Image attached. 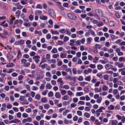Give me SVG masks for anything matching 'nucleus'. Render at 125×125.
<instances>
[{"label": "nucleus", "mask_w": 125, "mask_h": 125, "mask_svg": "<svg viewBox=\"0 0 125 125\" xmlns=\"http://www.w3.org/2000/svg\"><path fill=\"white\" fill-rule=\"evenodd\" d=\"M84 116L87 118H89L90 116V114L87 112H85L84 113Z\"/></svg>", "instance_id": "nucleus-37"}, {"label": "nucleus", "mask_w": 125, "mask_h": 125, "mask_svg": "<svg viewBox=\"0 0 125 125\" xmlns=\"http://www.w3.org/2000/svg\"><path fill=\"white\" fill-rule=\"evenodd\" d=\"M46 38L47 39H50L51 38V35L50 33L46 35Z\"/></svg>", "instance_id": "nucleus-59"}, {"label": "nucleus", "mask_w": 125, "mask_h": 125, "mask_svg": "<svg viewBox=\"0 0 125 125\" xmlns=\"http://www.w3.org/2000/svg\"><path fill=\"white\" fill-rule=\"evenodd\" d=\"M21 64H23V66L25 67H28L30 65L29 62H26V60L24 59H22L21 60Z\"/></svg>", "instance_id": "nucleus-1"}, {"label": "nucleus", "mask_w": 125, "mask_h": 125, "mask_svg": "<svg viewBox=\"0 0 125 125\" xmlns=\"http://www.w3.org/2000/svg\"><path fill=\"white\" fill-rule=\"evenodd\" d=\"M24 40H20L16 42V45H20L23 44L24 43Z\"/></svg>", "instance_id": "nucleus-8"}, {"label": "nucleus", "mask_w": 125, "mask_h": 125, "mask_svg": "<svg viewBox=\"0 0 125 125\" xmlns=\"http://www.w3.org/2000/svg\"><path fill=\"white\" fill-rule=\"evenodd\" d=\"M99 39V38L98 37H96L94 38V40L95 42H99L98 41Z\"/></svg>", "instance_id": "nucleus-62"}, {"label": "nucleus", "mask_w": 125, "mask_h": 125, "mask_svg": "<svg viewBox=\"0 0 125 125\" xmlns=\"http://www.w3.org/2000/svg\"><path fill=\"white\" fill-rule=\"evenodd\" d=\"M95 14L98 15L100 17H102L103 14V11L99 9L95 10Z\"/></svg>", "instance_id": "nucleus-3"}, {"label": "nucleus", "mask_w": 125, "mask_h": 125, "mask_svg": "<svg viewBox=\"0 0 125 125\" xmlns=\"http://www.w3.org/2000/svg\"><path fill=\"white\" fill-rule=\"evenodd\" d=\"M28 116V115L25 113H24L22 114V116L24 118H27Z\"/></svg>", "instance_id": "nucleus-57"}, {"label": "nucleus", "mask_w": 125, "mask_h": 125, "mask_svg": "<svg viewBox=\"0 0 125 125\" xmlns=\"http://www.w3.org/2000/svg\"><path fill=\"white\" fill-rule=\"evenodd\" d=\"M66 30H65V29H62L60 30L59 31L61 33L63 34L64 33L66 32Z\"/></svg>", "instance_id": "nucleus-55"}, {"label": "nucleus", "mask_w": 125, "mask_h": 125, "mask_svg": "<svg viewBox=\"0 0 125 125\" xmlns=\"http://www.w3.org/2000/svg\"><path fill=\"white\" fill-rule=\"evenodd\" d=\"M91 79V76L90 75L86 77L85 78V80L89 82L90 81Z\"/></svg>", "instance_id": "nucleus-36"}, {"label": "nucleus", "mask_w": 125, "mask_h": 125, "mask_svg": "<svg viewBox=\"0 0 125 125\" xmlns=\"http://www.w3.org/2000/svg\"><path fill=\"white\" fill-rule=\"evenodd\" d=\"M40 95L39 94H37L35 96V99L39 100L40 99Z\"/></svg>", "instance_id": "nucleus-44"}, {"label": "nucleus", "mask_w": 125, "mask_h": 125, "mask_svg": "<svg viewBox=\"0 0 125 125\" xmlns=\"http://www.w3.org/2000/svg\"><path fill=\"white\" fill-rule=\"evenodd\" d=\"M89 67L91 68L94 69L96 68V66L95 64H92L90 65Z\"/></svg>", "instance_id": "nucleus-54"}, {"label": "nucleus", "mask_w": 125, "mask_h": 125, "mask_svg": "<svg viewBox=\"0 0 125 125\" xmlns=\"http://www.w3.org/2000/svg\"><path fill=\"white\" fill-rule=\"evenodd\" d=\"M75 42L76 44L77 45L80 46L81 44L80 40L77 41L76 42L75 41Z\"/></svg>", "instance_id": "nucleus-61"}, {"label": "nucleus", "mask_w": 125, "mask_h": 125, "mask_svg": "<svg viewBox=\"0 0 125 125\" xmlns=\"http://www.w3.org/2000/svg\"><path fill=\"white\" fill-rule=\"evenodd\" d=\"M105 108L103 106H101L100 107L99 109L97 110L96 112H103L102 110H105Z\"/></svg>", "instance_id": "nucleus-11"}, {"label": "nucleus", "mask_w": 125, "mask_h": 125, "mask_svg": "<svg viewBox=\"0 0 125 125\" xmlns=\"http://www.w3.org/2000/svg\"><path fill=\"white\" fill-rule=\"evenodd\" d=\"M47 65L46 63H44L41 65L40 66L41 68L44 69L47 66Z\"/></svg>", "instance_id": "nucleus-41"}, {"label": "nucleus", "mask_w": 125, "mask_h": 125, "mask_svg": "<svg viewBox=\"0 0 125 125\" xmlns=\"http://www.w3.org/2000/svg\"><path fill=\"white\" fill-rule=\"evenodd\" d=\"M77 106V104L75 103H72L70 104V106L71 108H73Z\"/></svg>", "instance_id": "nucleus-50"}, {"label": "nucleus", "mask_w": 125, "mask_h": 125, "mask_svg": "<svg viewBox=\"0 0 125 125\" xmlns=\"http://www.w3.org/2000/svg\"><path fill=\"white\" fill-rule=\"evenodd\" d=\"M46 77H51V75L50 72H47L46 73Z\"/></svg>", "instance_id": "nucleus-49"}, {"label": "nucleus", "mask_w": 125, "mask_h": 125, "mask_svg": "<svg viewBox=\"0 0 125 125\" xmlns=\"http://www.w3.org/2000/svg\"><path fill=\"white\" fill-rule=\"evenodd\" d=\"M66 54L65 55L63 53H62L60 55V57L61 58H66Z\"/></svg>", "instance_id": "nucleus-43"}, {"label": "nucleus", "mask_w": 125, "mask_h": 125, "mask_svg": "<svg viewBox=\"0 0 125 125\" xmlns=\"http://www.w3.org/2000/svg\"><path fill=\"white\" fill-rule=\"evenodd\" d=\"M36 8L37 9H42V5L40 4H38L36 6Z\"/></svg>", "instance_id": "nucleus-39"}, {"label": "nucleus", "mask_w": 125, "mask_h": 125, "mask_svg": "<svg viewBox=\"0 0 125 125\" xmlns=\"http://www.w3.org/2000/svg\"><path fill=\"white\" fill-rule=\"evenodd\" d=\"M24 25L26 27H28L31 26V24L30 23L25 22L24 23Z\"/></svg>", "instance_id": "nucleus-32"}, {"label": "nucleus", "mask_w": 125, "mask_h": 125, "mask_svg": "<svg viewBox=\"0 0 125 125\" xmlns=\"http://www.w3.org/2000/svg\"><path fill=\"white\" fill-rule=\"evenodd\" d=\"M76 33L79 35L82 34L83 33V31H77L76 32Z\"/></svg>", "instance_id": "nucleus-42"}, {"label": "nucleus", "mask_w": 125, "mask_h": 125, "mask_svg": "<svg viewBox=\"0 0 125 125\" xmlns=\"http://www.w3.org/2000/svg\"><path fill=\"white\" fill-rule=\"evenodd\" d=\"M115 64L119 68H121L123 66V63H120L118 62H115Z\"/></svg>", "instance_id": "nucleus-6"}, {"label": "nucleus", "mask_w": 125, "mask_h": 125, "mask_svg": "<svg viewBox=\"0 0 125 125\" xmlns=\"http://www.w3.org/2000/svg\"><path fill=\"white\" fill-rule=\"evenodd\" d=\"M51 33L52 35L58 34H59V32L57 31L54 30L52 29H51Z\"/></svg>", "instance_id": "nucleus-15"}, {"label": "nucleus", "mask_w": 125, "mask_h": 125, "mask_svg": "<svg viewBox=\"0 0 125 125\" xmlns=\"http://www.w3.org/2000/svg\"><path fill=\"white\" fill-rule=\"evenodd\" d=\"M94 46L96 48V50H97V48L100 49L102 47L101 45L98 44H96Z\"/></svg>", "instance_id": "nucleus-19"}, {"label": "nucleus", "mask_w": 125, "mask_h": 125, "mask_svg": "<svg viewBox=\"0 0 125 125\" xmlns=\"http://www.w3.org/2000/svg\"><path fill=\"white\" fill-rule=\"evenodd\" d=\"M55 96L57 98H61V95L58 92L56 93Z\"/></svg>", "instance_id": "nucleus-28"}, {"label": "nucleus", "mask_w": 125, "mask_h": 125, "mask_svg": "<svg viewBox=\"0 0 125 125\" xmlns=\"http://www.w3.org/2000/svg\"><path fill=\"white\" fill-rule=\"evenodd\" d=\"M27 122H31L32 121V118L30 117H29L26 119Z\"/></svg>", "instance_id": "nucleus-64"}, {"label": "nucleus", "mask_w": 125, "mask_h": 125, "mask_svg": "<svg viewBox=\"0 0 125 125\" xmlns=\"http://www.w3.org/2000/svg\"><path fill=\"white\" fill-rule=\"evenodd\" d=\"M88 83L87 82H83L80 83V85L81 86H84L85 84H87Z\"/></svg>", "instance_id": "nucleus-46"}, {"label": "nucleus", "mask_w": 125, "mask_h": 125, "mask_svg": "<svg viewBox=\"0 0 125 125\" xmlns=\"http://www.w3.org/2000/svg\"><path fill=\"white\" fill-rule=\"evenodd\" d=\"M103 21L106 23H107L108 22V20L107 18L106 17H102Z\"/></svg>", "instance_id": "nucleus-20"}, {"label": "nucleus", "mask_w": 125, "mask_h": 125, "mask_svg": "<svg viewBox=\"0 0 125 125\" xmlns=\"http://www.w3.org/2000/svg\"><path fill=\"white\" fill-rule=\"evenodd\" d=\"M103 74V73L102 72H100L98 73L96 75L97 76L99 77V78H101L102 77V75Z\"/></svg>", "instance_id": "nucleus-38"}, {"label": "nucleus", "mask_w": 125, "mask_h": 125, "mask_svg": "<svg viewBox=\"0 0 125 125\" xmlns=\"http://www.w3.org/2000/svg\"><path fill=\"white\" fill-rule=\"evenodd\" d=\"M67 94L68 96H73L74 94L70 90H68L67 91Z\"/></svg>", "instance_id": "nucleus-16"}, {"label": "nucleus", "mask_w": 125, "mask_h": 125, "mask_svg": "<svg viewBox=\"0 0 125 125\" xmlns=\"http://www.w3.org/2000/svg\"><path fill=\"white\" fill-rule=\"evenodd\" d=\"M78 101V99L77 97H74L73 98V101L74 103L77 102Z\"/></svg>", "instance_id": "nucleus-52"}, {"label": "nucleus", "mask_w": 125, "mask_h": 125, "mask_svg": "<svg viewBox=\"0 0 125 125\" xmlns=\"http://www.w3.org/2000/svg\"><path fill=\"white\" fill-rule=\"evenodd\" d=\"M56 61L54 59H49L48 60V63H55Z\"/></svg>", "instance_id": "nucleus-17"}, {"label": "nucleus", "mask_w": 125, "mask_h": 125, "mask_svg": "<svg viewBox=\"0 0 125 125\" xmlns=\"http://www.w3.org/2000/svg\"><path fill=\"white\" fill-rule=\"evenodd\" d=\"M33 59L34 60L35 62L37 64H38L40 61V57L38 55H35L33 57Z\"/></svg>", "instance_id": "nucleus-4"}, {"label": "nucleus", "mask_w": 125, "mask_h": 125, "mask_svg": "<svg viewBox=\"0 0 125 125\" xmlns=\"http://www.w3.org/2000/svg\"><path fill=\"white\" fill-rule=\"evenodd\" d=\"M34 32L35 34H38L39 35H41L42 34V32L40 31H34Z\"/></svg>", "instance_id": "nucleus-40"}, {"label": "nucleus", "mask_w": 125, "mask_h": 125, "mask_svg": "<svg viewBox=\"0 0 125 125\" xmlns=\"http://www.w3.org/2000/svg\"><path fill=\"white\" fill-rule=\"evenodd\" d=\"M31 89L33 91H35L36 90H38V88L37 87L34 86H33L32 87Z\"/></svg>", "instance_id": "nucleus-58"}, {"label": "nucleus", "mask_w": 125, "mask_h": 125, "mask_svg": "<svg viewBox=\"0 0 125 125\" xmlns=\"http://www.w3.org/2000/svg\"><path fill=\"white\" fill-rule=\"evenodd\" d=\"M13 56L12 55V53L11 52H9L7 55V58L10 60H11L13 59Z\"/></svg>", "instance_id": "nucleus-7"}, {"label": "nucleus", "mask_w": 125, "mask_h": 125, "mask_svg": "<svg viewBox=\"0 0 125 125\" xmlns=\"http://www.w3.org/2000/svg\"><path fill=\"white\" fill-rule=\"evenodd\" d=\"M35 14L36 15H39L40 14H42L43 12L42 11L40 10H37L35 11Z\"/></svg>", "instance_id": "nucleus-10"}, {"label": "nucleus", "mask_w": 125, "mask_h": 125, "mask_svg": "<svg viewBox=\"0 0 125 125\" xmlns=\"http://www.w3.org/2000/svg\"><path fill=\"white\" fill-rule=\"evenodd\" d=\"M88 31H89L90 33L92 36H95L96 35L94 31L90 29Z\"/></svg>", "instance_id": "nucleus-22"}, {"label": "nucleus", "mask_w": 125, "mask_h": 125, "mask_svg": "<svg viewBox=\"0 0 125 125\" xmlns=\"http://www.w3.org/2000/svg\"><path fill=\"white\" fill-rule=\"evenodd\" d=\"M61 87L62 88L66 90L70 88L69 86L68 85L66 84L64 85L62 87Z\"/></svg>", "instance_id": "nucleus-23"}, {"label": "nucleus", "mask_w": 125, "mask_h": 125, "mask_svg": "<svg viewBox=\"0 0 125 125\" xmlns=\"http://www.w3.org/2000/svg\"><path fill=\"white\" fill-rule=\"evenodd\" d=\"M21 13V11L19 10H17L15 12V14L16 16L19 18Z\"/></svg>", "instance_id": "nucleus-24"}, {"label": "nucleus", "mask_w": 125, "mask_h": 125, "mask_svg": "<svg viewBox=\"0 0 125 125\" xmlns=\"http://www.w3.org/2000/svg\"><path fill=\"white\" fill-rule=\"evenodd\" d=\"M44 108L46 109H48L50 108V105L48 104H46L44 105Z\"/></svg>", "instance_id": "nucleus-48"}, {"label": "nucleus", "mask_w": 125, "mask_h": 125, "mask_svg": "<svg viewBox=\"0 0 125 125\" xmlns=\"http://www.w3.org/2000/svg\"><path fill=\"white\" fill-rule=\"evenodd\" d=\"M41 101L44 103H46L47 102V100L46 98L44 97L41 99Z\"/></svg>", "instance_id": "nucleus-45"}, {"label": "nucleus", "mask_w": 125, "mask_h": 125, "mask_svg": "<svg viewBox=\"0 0 125 125\" xmlns=\"http://www.w3.org/2000/svg\"><path fill=\"white\" fill-rule=\"evenodd\" d=\"M59 55L57 54H55L53 55L52 57L54 58H57L59 56Z\"/></svg>", "instance_id": "nucleus-53"}, {"label": "nucleus", "mask_w": 125, "mask_h": 125, "mask_svg": "<svg viewBox=\"0 0 125 125\" xmlns=\"http://www.w3.org/2000/svg\"><path fill=\"white\" fill-rule=\"evenodd\" d=\"M52 87V85L49 84H47L46 86V88L48 89H50Z\"/></svg>", "instance_id": "nucleus-34"}, {"label": "nucleus", "mask_w": 125, "mask_h": 125, "mask_svg": "<svg viewBox=\"0 0 125 125\" xmlns=\"http://www.w3.org/2000/svg\"><path fill=\"white\" fill-rule=\"evenodd\" d=\"M99 58L98 57H95L94 58L93 60V62L94 63L97 62V61L98 60Z\"/></svg>", "instance_id": "nucleus-47"}, {"label": "nucleus", "mask_w": 125, "mask_h": 125, "mask_svg": "<svg viewBox=\"0 0 125 125\" xmlns=\"http://www.w3.org/2000/svg\"><path fill=\"white\" fill-rule=\"evenodd\" d=\"M60 92L62 95H63L66 93V91L64 89H60Z\"/></svg>", "instance_id": "nucleus-25"}, {"label": "nucleus", "mask_w": 125, "mask_h": 125, "mask_svg": "<svg viewBox=\"0 0 125 125\" xmlns=\"http://www.w3.org/2000/svg\"><path fill=\"white\" fill-rule=\"evenodd\" d=\"M97 66L98 69L99 70H101L103 67L102 65L100 64L97 65Z\"/></svg>", "instance_id": "nucleus-27"}, {"label": "nucleus", "mask_w": 125, "mask_h": 125, "mask_svg": "<svg viewBox=\"0 0 125 125\" xmlns=\"http://www.w3.org/2000/svg\"><path fill=\"white\" fill-rule=\"evenodd\" d=\"M67 16L68 18L72 19L75 20L76 19V17L75 15L70 13H68Z\"/></svg>", "instance_id": "nucleus-5"}, {"label": "nucleus", "mask_w": 125, "mask_h": 125, "mask_svg": "<svg viewBox=\"0 0 125 125\" xmlns=\"http://www.w3.org/2000/svg\"><path fill=\"white\" fill-rule=\"evenodd\" d=\"M39 18L40 19L43 20H46L47 19V17L46 16L43 15L40 16L39 17Z\"/></svg>", "instance_id": "nucleus-14"}, {"label": "nucleus", "mask_w": 125, "mask_h": 125, "mask_svg": "<svg viewBox=\"0 0 125 125\" xmlns=\"http://www.w3.org/2000/svg\"><path fill=\"white\" fill-rule=\"evenodd\" d=\"M93 39L91 37H89L86 39L87 42L88 44H90L91 42Z\"/></svg>", "instance_id": "nucleus-13"}, {"label": "nucleus", "mask_w": 125, "mask_h": 125, "mask_svg": "<svg viewBox=\"0 0 125 125\" xmlns=\"http://www.w3.org/2000/svg\"><path fill=\"white\" fill-rule=\"evenodd\" d=\"M17 116L19 118H20L21 117V113L20 112L18 113L17 114Z\"/></svg>", "instance_id": "nucleus-60"}, {"label": "nucleus", "mask_w": 125, "mask_h": 125, "mask_svg": "<svg viewBox=\"0 0 125 125\" xmlns=\"http://www.w3.org/2000/svg\"><path fill=\"white\" fill-rule=\"evenodd\" d=\"M65 78L66 80H67L69 79L72 80H73V77L72 76L69 75H67L65 77Z\"/></svg>", "instance_id": "nucleus-21"}, {"label": "nucleus", "mask_w": 125, "mask_h": 125, "mask_svg": "<svg viewBox=\"0 0 125 125\" xmlns=\"http://www.w3.org/2000/svg\"><path fill=\"white\" fill-rule=\"evenodd\" d=\"M49 15L53 18H56V14L54 11L52 9H50L48 10Z\"/></svg>", "instance_id": "nucleus-2"}, {"label": "nucleus", "mask_w": 125, "mask_h": 125, "mask_svg": "<svg viewBox=\"0 0 125 125\" xmlns=\"http://www.w3.org/2000/svg\"><path fill=\"white\" fill-rule=\"evenodd\" d=\"M113 67V65L108 64H106L105 66V69L107 70H108Z\"/></svg>", "instance_id": "nucleus-9"}, {"label": "nucleus", "mask_w": 125, "mask_h": 125, "mask_svg": "<svg viewBox=\"0 0 125 125\" xmlns=\"http://www.w3.org/2000/svg\"><path fill=\"white\" fill-rule=\"evenodd\" d=\"M77 80L79 81H82L83 80V78L82 76H81L77 79Z\"/></svg>", "instance_id": "nucleus-56"}, {"label": "nucleus", "mask_w": 125, "mask_h": 125, "mask_svg": "<svg viewBox=\"0 0 125 125\" xmlns=\"http://www.w3.org/2000/svg\"><path fill=\"white\" fill-rule=\"evenodd\" d=\"M21 52L20 51H18L17 57L18 58H20L21 57Z\"/></svg>", "instance_id": "nucleus-51"}, {"label": "nucleus", "mask_w": 125, "mask_h": 125, "mask_svg": "<svg viewBox=\"0 0 125 125\" xmlns=\"http://www.w3.org/2000/svg\"><path fill=\"white\" fill-rule=\"evenodd\" d=\"M109 25L110 26L113 27L115 26V22L113 21H111L109 23Z\"/></svg>", "instance_id": "nucleus-33"}, {"label": "nucleus", "mask_w": 125, "mask_h": 125, "mask_svg": "<svg viewBox=\"0 0 125 125\" xmlns=\"http://www.w3.org/2000/svg\"><path fill=\"white\" fill-rule=\"evenodd\" d=\"M100 62L103 64H105L108 62V60L107 58H105L104 60H100Z\"/></svg>", "instance_id": "nucleus-12"}, {"label": "nucleus", "mask_w": 125, "mask_h": 125, "mask_svg": "<svg viewBox=\"0 0 125 125\" xmlns=\"http://www.w3.org/2000/svg\"><path fill=\"white\" fill-rule=\"evenodd\" d=\"M118 121L116 120H113L112 121V125H117Z\"/></svg>", "instance_id": "nucleus-35"}, {"label": "nucleus", "mask_w": 125, "mask_h": 125, "mask_svg": "<svg viewBox=\"0 0 125 125\" xmlns=\"http://www.w3.org/2000/svg\"><path fill=\"white\" fill-rule=\"evenodd\" d=\"M57 49L55 48H54L52 50L51 52L52 53H55L57 52Z\"/></svg>", "instance_id": "nucleus-29"}, {"label": "nucleus", "mask_w": 125, "mask_h": 125, "mask_svg": "<svg viewBox=\"0 0 125 125\" xmlns=\"http://www.w3.org/2000/svg\"><path fill=\"white\" fill-rule=\"evenodd\" d=\"M115 108L114 106L112 104L110 105L108 107V109L110 110H113Z\"/></svg>", "instance_id": "nucleus-31"}, {"label": "nucleus", "mask_w": 125, "mask_h": 125, "mask_svg": "<svg viewBox=\"0 0 125 125\" xmlns=\"http://www.w3.org/2000/svg\"><path fill=\"white\" fill-rule=\"evenodd\" d=\"M69 98V96L67 95H66L62 98V99L64 100H67Z\"/></svg>", "instance_id": "nucleus-30"}, {"label": "nucleus", "mask_w": 125, "mask_h": 125, "mask_svg": "<svg viewBox=\"0 0 125 125\" xmlns=\"http://www.w3.org/2000/svg\"><path fill=\"white\" fill-rule=\"evenodd\" d=\"M13 66L14 64L13 63L10 62L6 65V66L7 68H10L12 67Z\"/></svg>", "instance_id": "nucleus-18"}, {"label": "nucleus", "mask_w": 125, "mask_h": 125, "mask_svg": "<svg viewBox=\"0 0 125 125\" xmlns=\"http://www.w3.org/2000/svg\"><path fill=\"white\" fill-rule=\"evenodd\" d=\"M53 95V93L51 91L49 92L48 94V96L49 97H51Z\"/></svg>", "instance_id": "nucleus-63"}, {"label": "nucleus", "mask_w": 125, "mask_h": 125, "mask_svg": "<svg viewBox=\"0 0 125 125\" xmlns=\"http://www.w3.org/2000/svg\"><path fill=\"white\" fill-rule=\"evenodd\" d=\"M83 94V93L82 92H78L76 93V96H80Z\"/></svg>", "instance_id": "nucleus-26"}]
</instances>
